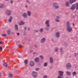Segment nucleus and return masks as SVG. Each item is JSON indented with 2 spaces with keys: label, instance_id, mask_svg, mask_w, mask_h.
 <instances>
[{
  "label": "nucleus",
  "instance_id": "13",
  "mask_svg": "<svg viewBox=\"0 0 78 78\" xmlns=\"http://www.w3.org/2000/svg\"><path fill=\"white\" fill-rule=\"evenodd\" d=\"M39 61V58H36L35 59V62H38Z\"/></svg>",
  "mask_w": 78,
  "mask_h": 78
},
{
  "label": "nucleus",
  "instance_id": "38",
  "mask_svg": "<svg viewBox=\"0 0 78 78\" xmlns=\"http://www.w3.org/2000/svg\"><path fill=\"white\" fill-rule=\"evenodd\" d=\"M2 47L0 46V50H2Z\"/></svg>",
  "mask_w": 78,
  "mask_h": 78
},
{
  "label": "nucleus",
  "instance_id": "54",
  "mask_svg": "<svg viewBox=\"0 0 78 78\" xmlns=\"http://www.w3.org/2000/svg\"><path fill=\"white\" fill-rule=\"evenodd\" d=\"M26 8H27V5H26Z\"/></svg>",
  "mask_w": 78,
  "mask_h": 78
},
{
  "label": "nucleus",
  "instance_id": "12",
  "mask_svg": "<svg viewBox=\"0 0 78 78\" xmlns=\"http://www.w3.org/2000/svg\"><path fill=\"white\" fill-rule=\"evenodd\" d=\"M56 35L57 37H59V32H57L56 34Z\"/></svg>",
  "mask_w": 78,
  "mask_h": 78
},
{
  "label": "nucleus",
  "instance_id": "43",
  "mask_svg": "<svg viewBox=\"0 0 78 78\" xmlns=\"http://www.w3.org/2000/svg\"><path fill=\"white\" fill-rule=\"evenodd\" d=\"M11 3H13V1H10Z\"/></svg>",
  "mask_w": 78,
  "mask_h": 78
},
{
  "label": "nucleus",
  "instance_id": "8",
  "mask_svg": "<svg viewBox=\"0 0 78 78\" xmlns=\"http://www.w3.org/2000/svg\"><path fill=\"white\" fill-rule=\"evenodd\" d=\"M58 73L60 76H62V75H63V74L64 73L63 72L59 71H58Z\"/></svg>",
  "mask_w": 78,
  "mask_h": 78
},
{
  "label": "nucleus",
  "instance_id": "52",
  "mask_svg": "<svg viewBox=\"0 0 78 78\" xmlns=\"http://www.w3.org/2000/svg\"><path fill=\"white\" fill-rule=\"evenodd\" d=\"M36 32H38V30H36Z\"/></svg>",
  "mask_w": 78,
  "mask_h": 78
},
{
  "label": "nucleus",
  "instance_id": "33",
  "mask_svg": "<svg viewBox=\"0 0 78 78\" xmlns=\"http://www.w3.org/2000/svg\"><path fill=\"white\" fill-rule=\"evenodd\" d=\"M47 62L45 63L44 64V66H47Z\"/></svg>",
  "mask_w": 78,
  "mask_h": 78
},
{
  "label": "nucleus",
  "instance_id": "41",
  "mask_svg": "<svg viewBox=\"0 0 78 78\" xmlns=\"http://www.w3.org/2000/svg\"><path fill=\"white\" fill-rule=\"evenodd\" d=\"M33 54L34 55H37V53H35V52H34L33 53Z\"/></svg>",
  "mask_w": 78,
  "mask_h": 78
},
{
  "label": "nucleus",
  "instance_id": "30",
  "mask_svg": "<svg viewBox=\"0 0 78 78\" xmlns=\"http://www.w3.org/2000/svg\"><path fill=\"white\" fill-rule=\"evenodd\" d=\"M9 77H10V78H11L12 76V74H9Z\"/></svg>",
  "mask_w": 78,
  "mask_h": 78
},
{
  "label": "nucleus",
  "instance_id": "24",
  "mask_svg": "<svg viewBox=\"0 0 78 78\" xmlns=\"http://www.w3.org/2000/svg\"><path fill=\"white\" fill-rule=\"evenodd\" d=\"M23 24H24V22L22 21H21L20 23H19L20 25H23Z\"/></svg>",
  "mask_w": 78,
  "mask_h": 78
},
{
  "label": "nucleus",
  "instance_id": "37",
  "mask_svg": "<svg viewBox=\"0 0 78 78\" xmlns=\"http://www.w3.org/2000/svg\"><path fill=\"white\" fill-rule=\"evenodd\" d=\"M39 70V69L38 68L36 69V71H37V70Z\"/></svg>",
  "mask_w": 78,
  "mask_h": 78
},
{
  "label": "nucleus",
  "instance_id": "16",
  "mask_svg": "<svg viewBox=\"0 0 78 78\" xmlns=\"http://www.w3.org/2000/svg\"><path fill=\"white\" fill-rule=\"evenodd\" d=\"M50 63H52L53 62V58L51 57L50 58Z\"/></svg>",
  "mask_w": 78,
  "mask_h": 78
},
{
  "label": "nucleus",
  "instance_id": "18",
  "mask_svg": "<svg viewBox=\"0 0 78 78\" xmlns=\"http://www.w3.org/2000/svg\"><path fill=\"white\" fill-rule=\"evenodd\" d=\"M73 76H76V72L74 71L73 73Z\"/></svg>",
  "mask_w": 78,
  "mask_h": 78
},
{
  "label": "nucleus",
  "instance_id": "21",
  "mask_svg": "<svg viewBox=\"0 0 78 78\" xmlns=\"http://www.w3.org/2000/svg\"><path fill=\"white\" fill-rule=\"evenodd\" d=\"M4 8V5L3 4H0V8Z\"/></svg>",
  "mask_w": 78,
  "mask_h": 78
},
{
  "label": "nucleus",
  "instance_id": "11",
  "mask_svg": "<svg viewBox=\"0 0 78 78\" xmlns=\"http://www.w3.org/2000/svg\"><path fill=\"white\" fill-rule=\"evenodd\" d=\"M13 18L11 16L10 17L9 19V22H11L12 21V19Z\"/></svg>",
  "mask_w": 78,
  "mask_h": 78
},
{
  "label": "nucleus",
  "instance_id": "23",
  "mask_svg": "<svg viewBox=\"0 0 78 78\" xmlns=\"http://www.w3.org/2000/svg\"><path fill=\"white\" fill-rule=\"evenodd\" d=\"M76 9H78V3H76Z\"/></svg>",
  "mask_w": 78,
  "mask_h": 78
},
{
  "label": "nucleus",
  "instance_id": "35",
  "mask_svg": "<svg viewBox=\"0 0 78 78\" xmlns=\"http://www.w3.org/2000/svg\"><path fill=\"white\" fill-rule=\"evenodd\" d=\"M55 21L57 22H58L59 21V20H58V19H56Z\"/></svg>",
  "mask_w": 78,
  "mask_h": 78
},
{
  "label": "nucleus",
  "instance_id": "7",
  "mask_svg": "<svg viewBox=\"0 0 78 78\" xmlns=\"http://www.w3.org/2000/svg\"><path fill=\"white\" fill-rule=\"evenodd\" d=\"M34 64V62L33 61H30V66L31 67H32V66H33Z\"/></svg>",
  "mask_w": 78,
  "mask_h": 78
},
{
  "label": "nucleus",
  "instance_id": "55",
  "mask_svg": "<svg viewBox=\"0 0 78 78\" xmlns=\"http://www.w3.org/2000/svg\"><path fill=\"white\" fill-rule=\"evenodd\" d=\"M6 1H8V0H5Z\"/></svg>",
  "mask_w": 78,
  "mask_h": 78
},
{
  "label": "nucleus",
  "instance_id": "31",
  "mask_svg": "<svg viewBox=\"0 0 78 78\" xmlns=\"http://www.w3.org/2000/svg\"><path fill=\"white\" fill-rule=\"evenodd\" d=\"M40 31L41 33H42L43 31V29H42V28H41L40 30Z\"/></svg>",
  "mask_w": 78,
  "mask_h": 78
},
{
  "label": "nucleus",
  "instance_id": "14",
  "mask_svg": "<svg viewBox=\"0 0 78 78\" xmlns=\"http://www.w3.org/2000/svg\"><path fill=\"white\" fill-rule=\"evenodd\" d=\"M7 15L8 16H10L11 15V11L9 10H8L7 12Z\"/></svg>",
  "mask_w": 78,
  "mask_h": 78
},
{
  "label": "nucleus",
  "instance_id": "39",
  "mask_svg": "<svg viewBox=\"0 0 78 78\" xmlns=\"http://www.w3.org/2000/svg\"><path fill=\"white\" fill-rule=\"evenodd\" d=\"M43 78H47V76H43Z\"/></svg>",
  "mask_w": 78,
  "mask_h": 78
},
{
  "label": "nucleus",
  "instance_id": "40",
  "mask_svg": "<svg viewBox=\"0 0 78 78\" xmlns=\"http://www.w3.org/2000/svg\"><path fill=\"white\" fill-rule=\"evenodd\" d=\"M59 19V17L58 16H57V19Z\"/></svg>",
  "mask_w": 78,
  "mask_h": 78
},
{
  "label": "nucleus",
  "instance_id": "27",
  "mask_svg": "<svg viewBox=\"0 0 78 78\" xmlns=\"http://www.w3.org/2000/svg\"><path fill=\"white\" fill-rule=\"evenodd\" d=\"M7 33L8 34H10V33H11V31H9V30H7Z\"/></svg>",
  "mask_w": 78,
  "mask_h": 78
},
{
  "label": "nucleus",
  "instance_id": "25",
  "mask_svg": "<svg viewBox=\"0 0 78 78\" xmlns=\"http://www.w3.org/2000/svg\"><path fill=\"white\" fill-rule=\"evenodd\" d=\"M66 73L67 75H70V73L69 72H68L67 71L66 72Z\"/></svg>",
  "mask_w": 78,
  "mask_h": 78
},
{
  "label": "nucleus",
  "instance_id": "15",
  "mask_svg": "<svg viewBox=\"0 0 78 78\" xmlns=\"http://www.w3.org/2000/svg\"><path fill=\"white\" fill-rule=\"evenodd\" d=\"M15 30H18V26L17 24H16L15 26Z\"/></svg>",
  "mask_w": 78,
  "mask_h": 78
},
{
  "label": "nucleus",
  "instance_id": "19",
  "mask_svg": "<svg viewBox=\"0 0 78 78\" xmlns=\"http://www.w3.org/2000/svg\"><path fill=\"white\" fill-rule=\"evenodd\" d=\"M66 6H69V3L68 2H66Z\"/></svg>",
  "mask_w": 78,
  "mask_h": 78
},
{
  "label": "nucleus",
  "instance_id": "36",
  "mask_svg": "<svg viewBox=\"0 0 78 78\" xmlns=\"http://www.w3.org/2000/svg\"><path fill=\"white\" fill-rule=\"evenodd\" d=\"M58 78H63V77H61L60 76H58Z\"/></svg>",
  "mask_w": 78,
  "mask_h": 78
},
{
  "label": "nucleus",
  "instance_id": "46",
  "mask_svg": "<svg viewBox=\"0 0 78 78\" xmlns=\"http://www.w3.org/2000/svg\"><path fill=\"white\" fill-rule=\"evenodd\" d=\"M75 57H76V56H77L76 53H75Z\"/></svg>",
  "mask_w": 78,
  "mask_h": 78
},
{
  "label": "nucleus",
  "instance_id": "44",
  "mask_svg": "<svg viewBox=\"0 0 78 78\" xmlns=\"http://www.w3.org/2000/svg\"><path fill=\"white\" fill-rule=\"evenodd\" d=\"M0 44H3L2 41H0Z\"/></svg>",
  "mask_w": 78,
  "mask_h": 78
},
{
  "label": "nucleus",
  "instance_id": "50",
  "mask_svg": "<svg viewBox=\"0 0 78 78\" xmlns=\"http://www.w3.org/2000/svg\"><path fill=\"white\" fill-rule=\"evenodd\" d=\"M35 47H36H36H37V46L35 45Z\"/></svg>",
  "mask_w": 78,
  "mask_h": 78
},
{
  "label": "nucleus",
  "instance_id": "2",
  "mask_svg": "<svg viewBox=\"0 0 78 78\" xmlns=\"http://www.w3.org/2000/svg\"><path fill=\"white\" fill-rule=\"evenodd\" d=\"M45 24H46L47 27H46L45 28L46 30L48 31V29H49V26H50V24L49 23V20H47L45 22Z\"/></svg>",
  "mask_w": 78,
  "mask_h": 78
},
{
  "label": "nucleus",
  "instance_id": "22",
  "mask_svg": "<svg viewBox=\"0 0 78 78\" xmlns=\"http://www.w3.org/2000/svg\"><path fill=\"white\" fill-rule=\"evenodd\" d=\"M27 14L29 16H31V12L29 11H28L27 12Z\"/></svg>",
  "mask_w": 78,
  "mask_h": 78
},
{
  "label": "nucleus",
  "instance_id": "4",
  "mask_svg": "<svg viewBox=\"0 0 78 78\" xmlns=\"http://www.w3.org/2000/svg\"><path fill=\"white\" fill-rule=\"evenodd\" d=\"M53 5L55 7V9H57V8H59V6H58V4L56 3H54L53 4Z\"/></svg>",
  "mask_w": 78,
  "mask_h": 78
},
{
  "label": "nucleus",
  "instance_id": "34",
  "mask_svg": "<svg viewBox=\"0 0 78 78\" xmlns=\"http://www.w3.org/2000/svg\"><path fill=\"white\" fill-rule=\"evenodd\" d=\"M58 50V49L57 48H56L55 49V51H57Z\"/></svg>",
  "mask_w": 78,
  "mask_h": 78
},
{
  "label": "nucleus",
  "instance_id": "28",
  "mask_svg": "<svg viewBox=\"0 0 78 78\" xmlns=\"http://www.w3.org/2000/svg\"><path fill=\"white\" fill-rule=\"evenodd\" d=\"M2 36H3V37H5L6 36V35L5 34H2Z\"/></svg>",
  "mask_w": 78,
  "mask_h": 78
},
{
  "label": "nucleus",
  "instance_id": "10",
  "mask_svg": "<svg viewBox=\"0 0 78 78\" xmlns=\"http://www.w3.org/2000/svg\"><path fill=\"white\" fill-rule=\"evenodd\" d=\"M76 0H69V3L71 4H72L73 2H75Z\"/></svg>",
  "mask_w": 78,
  "mask_h": 78
},
{
  "label": "nucleus",
  "instance_id": "29",
  "mask_svg": "<svg viewBox=\"0 0 78 78\" xmlns=\"http://www.w3.org/2000/svg\"><path fill=\"white\" fill-rule=\"evenodd\" d=\"M22 47V45L21 44H19V48H21Z\"/></svg>",
  "mask_w": 78,
  "mask_h": 78
},
{
  "label": "nucleus",
  "instance_id": "48",
  "mask_svg": "<svg viewBox=\"0 0 78 78\" xmlns=\"http://www.w3.org/2000/svg\"><path fill=\"white\" fill-rule=\"evenodd\" d=\"M18 58H20V56H18Z\"/></svg>",
  "mask_w": 78,
  "mask_h": 78
},
{
  "label": "nucleus",
  "instance_id": "17",
  "mask_svg": "<svg viewBox=\"0 0 78 78\" xmlns=\"http://www.w3.org/2000/svg\"><path fill=\"white\" fill-rule=\"evenodd\" d=\"M45 41V38H43L41 39V42L43 43V42H44Z\"/></svg>",
  "mask_w": 78,
  "mask_h": 78
},
{
  "label": "nucleus",
  "instance_id": "9",
  "mask_svg": "<svg viewBox=\"0 0 78 78\" xmlns=\"http://www.w3.org/2000/svg\"><path fill=\"white\" fill-rule=\"evenodd\" d=\"M23 16L24 18H27V13H24L23 14Z\"/></svg>",
  "mask_w": 78,
  "mask_h": 78
},
{
  "label": "nucleus",
  "instance_id": "45",
  "mask_svg": "<svg viewBox=\"0 0 78 78\" xmlns=\"http://www.w3.org/2000/svg\"><path fill=\"white\" fill-rule=\"evenodd\" d=\"M17 33V34L18 36H19V33Z\"/></svg>",
  "mask_w": 78,
  "mask_h": 78
},
{
  "label": "nucleus",
  "instance_id": "51",
  "mask_svg": "<svg viewBox=\"0 0 78 78\" xmlns=\"http://www.w3.org/2000/svg\"><path fill=\"white\" fill-rule=\"evenodd\" d=\"M28 30L29 31H30V28H28Z\"/></svg>",
  "mask_w": 78,
  "mask_h": 78
},
{
  "label": "nucleus",
  "instance_id": "53",
  "mask_svg": "<svg viewBox=\"0 0 78 78\" xmlns=\"http://www.w3.org/2000/svg\"><path fill=\"white\" fill-rule=\"evenodd\" d=\"M24 29H25V30H26V27H25V28H24Z\"/></svg>",
  "mask_w": 78,
  "mask_h": 78
},
{
  "label": "nucleus",
  "instance_id": "5",
  "mask_svg": "<svg viewBox=\"0 0 78 78\" xmlns=\"http://www.w3.org/2000/svg\"><path fill=\"white\" fill-rule=\"evenodd\" d=\"M76 8V6L74 4H73L72 5V6L71 7V9L73 10H75V9Z\"/></svg>",
  "mask_w": 78,
  "mask_h": 78
},
{
  "label": "nucleus",
  "instance_id": "42",
  "mask_svg": "<svg viewBox=\"0 0 78 78\" xmlns=\"http://www.w3.org/2000/svg\"><path fill=\"white\" fill-rule=\"evenodd\" d=\"M26 2H27V3H29V1L28 0H27Z\"/></svg>",
  "mask_w": 78,
  "mask_h": 78
},
{
  "label": "nucleus",
  "instance_id": "6",
  "mask_svg": "<svg viewBox=\"0 0 78 78\" xmlns=\"http://www.w3.org/2000/svg\"><path fill=\"white\" fill-rule=\"evenodd\" d=\"M32 75L34 77H36L37 76V73L34 72L32 73Z\"/></svg>",
  "mask_w": 78,
  "mask_h": 78
},
{
  "label": "nucleus",
  "instance_id": "26",
  "mask_svg": "<svg viewBox=\"0 0 78 78\" xmlns=\"http://www.w3.org/2000/svg\"><path fill=\"white\" fill-rule=\"evenodd\" d=\"M28 60H26L24 61V62L25 64H27L28 63Z\"/></svg>",
  "mask_w": 78,
  "mask_h": 78
},
{
  "label": "nucleus",
  "instance_id": "3",
  "mask_svg": "<svg viewBox=\"0 0 78 78\" xmlns=\"http://www.w3.org/2000/svg\"><path fill=\"white\" fill-rule=\"evenodd\" d=\"M66 67L67 69V70H69L71 68V64L69 63H68L66 65Z\"/></svg>",
  "mask_w": 78,
  "mask_h": 78
},
{
  "label": "nucleus",
  "instance_id": "49",
  "mask_svg": "<svg viewBox=\"0 0 78 78\" xmlns=\"http://www.w3.org/2000/svg\"><path fill=\"white\" fill-rule=\"evenodd\" d=\"M73 26H75V24L73 23Z\"/></svg>",
  "mask_w": 78,
  "mask_h": 78
},
{
  "label": "nucleus",
  "instance_id": "47",
  "mask_svg": "<svg viewBox=\"0 0 78 78\" xmlns=\"http://www.w3.org/2000/svg\"><path fill=\"white\" fill-rule=\"evenodd\" d=\"M60 51H62V48H61L60 49Z\"/></svg>",
  "mask_w": 78,
  "mask_h": 78
},
{
  "label": "nucleus",
  "instance_id": "56",
  "mask_svg": "<svg viewBox=\"0 0 78 78\" xmlns=\"http://www.w3.org/2000/svg\"><path fill=\"white\" fill-rule=\"evenodd\" d=\"M66 78H69V77H66Z\"/></svg>",
  "mask_w": 78,
  "mask_h": 78
},
{
  "label": "nucleus",
  "instance_id": "32",
  "mask_svg": "<svg viewBox=\"0 0 78 78\" xmlns=\"http://www.w3.org/2000/svg\"><path fill=\"white\" fill-rule=\"evenodd\" d=\"M40 58H41V59H43V56H41V55H40Z\"/></svg>",
  "mask_w": 78,
  "mask_h": 78
},
{
  "label": "nucleus",
  "instance_id": "1",
  "mask_svg": "<svg viewBox=\"0 0 78 78\" xmlns=\"http://www.w3.org/2000/svg\"><path fill=\"white\" fill-rule=\"evenodd\" d=\"M67 30L69 32H71L72 30V29L69 25V22L67 21L66 23Z\"/></svg>",
  "mask_w": 78,
  "mask_h": 78
},
{
  "label": "nucleus",
  "instance_id": "20",
  "mask_svg": "<svg viewBox=\"0 0 78 78\" xmlns=\"http://www.w3.org/2000/svg\"><path fill=\"white\" fill-rule=\"evenodd\" d=\"M3 66L4 67H7L8 66V65L7 64V63L6 62H5L4 63Z\"/></svg>",
  "mask_w": 78,
  "mask_h": 78
}]
</instances>
